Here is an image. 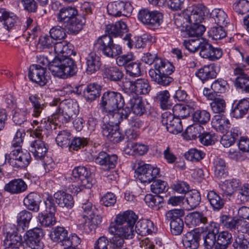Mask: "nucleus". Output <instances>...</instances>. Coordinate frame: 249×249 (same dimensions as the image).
Masks as SVG:
<instances>
[{
  "label": "nucleus",
  "mask_w": 249,
  "mask_h": 249,
  "mask_svg": "<svg viewBox=\"0 0 249 249\" xmlns=\"http://www.w3.org/2000/svg\"><path fill=\"white\" fill-rule=\"evenodd\" d=\"M142 60L148 65L153 63L154 69L149 71V75L152 81L163 86L168 85L173 81V79L169 76L173 72V65L158 57L156 53L148 52L145 53Z\"/></svg>",
  "instance_id": "obj_1"
},
{
  "label": "nucleus",
  "mask_w": 249,
  "mask_h": 249,
  "mask_svg": "<svg viewBox=\"0 0 249 249\" xmlns=\"http://www.w3.org/2000/svg\"><path fill=\"white\" fill-rule=\"evenodd\" d=\"M137 219V215L131 211L120 213L116 216L115 223L111 224L109 231L125 239H132L135 235L134 226Z\"/></svg>",
  "instance_id": "obj_2"
},
{
  "label": "nucleus",
  "mask_w": 249,
  "mask_h": 249,
  "mask_svg": "<svg viewBox=\"0 0 249 249\" xmlns=\"http://www.w3.org/2000/svg\"><path fill=\"white\" fill-rule=\"evenodd\" d=\"M25 133L22 130H18L14 138L12 145L16 149L12 150L10 154L5 155V161L13 167L22 168L26 167L31 160L30 153L20 149V144L23 142V137Z\"/></svg>",
  "instance_id": "obj_3"
},
{
  "label": "nucleus",
  "mask_w": 249,
  "mask_h": 249,
  "mask_svg": "<svg viewBox=\"0 0 249 249\" xmlns=\"http://www.w3.org/2000/svg\"><path fill=\"white\" fill-rule=\"evenodd\" d=\"M79 112L78 105L72 99H67L61 101L59 107L57 108L55 113L48 117L47 121L57 125L58 122L67 123L75 117Z\"/></svg>",
  "instance_id": "obj_4"
},
{
  "label": "nucleus",
  "mask_w": 249,
  "mask_h": 249,
  "mask_svg": "<svg viewBox=\"0 0 249 249\" xmlns=\"http://www.w3.org/2000/svg\"><path fill=\"white\" fill-rule=\"evenodd\" d=\"M49 70L54 76L65 79L74 75L77 68L72 58L60 57L59 60L54 61L50 66Z\"/></svg>",
  "instance_id": "obj_5"
},
{
  "label": "nucleus",
  "mask_w": 249,
  "mask_h": 249,
  "mask_svg": "<svg viewBox=\"0 0 249 249\" xmlns=\"http://www.w3.org/2000/svg\"><path fill=\"white\" fill-rule=\"evenodd\" d=\"M94 47L102 52L106 56L113 58L122 53L121 47L113 43L112 38L109 36H103L96 40Z\"/></svg>",
  "instance_id": "obj_6"
},
{
  "label": "nucleus",
  "mask_w": 249,
  "mask_h": 249,
  "mask_svg": "<svg viewBox=\"0 0 249 249\" xmlns=\"http://www.w3.org/2000/svg\"><path fill=\"white\" fill-rule=\"evenodd\" d=\"M124 100L119 92L107 91L104 93L100 103L101 108L106 112L116 110L118 107H124Z\"/></svg>",
  "instance_id": "obj_7"
},
{
  "label": "nucleus",
  "mask_w": 249,
  "mask_h": 249,
  "mask_svg": "<svg viewBox=\"0 0 249 249\" xmlns=\"http://www.w3.org/2000/svg\"><path fill=\"white\" fill-rule=\"evenodd\" d=\"M138 19L148 28L155 30L159 28L162 22V14L158 11H150L144 9L141 10L138 13Z\"/></svg>",
  "instance_id": "obj_8"
},
{
  "label": "nucleus",
  "mask_w": 249,
  "mask_h": 249,
  "mask_svg": "<svg viewBox=\"0 0 249 249\" xmlns=\"http://www.w3.org/2000/svg\"><path fill=\"white\" fill-rule=\"evenodd\" d=\"M71 179L76 183L74 186L78 187L80 190L84 188H90L92 186L90 173L84 166L75 167L72 170Z\"/></svg>",
  "instance_id": "obj_9"
},
{
  "label": "nucleus",
  "mask_w": 249,
  "mask_h": 249,
  "mask_svg": "<svg viewBox=\"0 0 249 249\" xmlns=\"http://www.w3.org/2000/svg\"><path fill=\"white\" fill-rule=\"evenodd\" d=\"M106 31L108 34V36L111 38L112 36L121 37L124 34H126L123 38V40L129 48H132V44L130 38V35L127 33L128 31L127 26L124 22L119 21L114 24L107 25L106 26Z\"/></svg>",
  "instance_id": "obj_10"
},
{
  "label": "nucleus",
  "mask_w": 249,
  "mask_h": 249,
  "mask_svg": "<svg viewBox=\"0 0 249 249\" xmlns=\"http://www.w3.org/2000/svg\"><path fill=\"white\" fill-rule=\"evenodd\" d=\"M220 223L226 228L239 233H244L248 231V224L246 221L238 218H235L230 215H222L220 217Z\"/></svg>",
  "instance_id": "obj_11"
},
{
  "label": "nucleus",
  "mask_w": 249,
  "mask_h": 249,
  "mask_svg": "<svg viewBox=\"0 0 249 249\" xmlns=\"http://www.w3.org/2000/svg\"><path fill=\"white\" fill-rule=\"evenodd\" d=\"M43 235L40 229L35 228L29 230L23 236L24 242L30 249H43L44 244L41 241Z\"/></svg>",
  "instance_id": "obj_12"
},
{
  "label": "nucleus",
  "mask_w": 249,
  "mask_h": 249,
  "mask_svg": "<svg viewBox=\"0 0 249 249\" xmlns=\"http://www.w3.org/2000/svg\"><path fill=\"white\" fill-rule=\"evenodd\" d=\"M200 56L211 61H215L222 55V51L217 48H214L207 40H202L199 49Z\"/></svg>",
  "instance_id": "obj_13"
},
{
  "label": "nucleus",
  "mask_w": 249,
  "mask_h": 249,
  "mask_svg": "<svg viewBox=\"0 0 249 249\" xmlns=\"http://www.w3.org/2000/svg\"><path fill=\"white\" fill-rule=\"evenodd\" d=\"M107 10L108 14L113 16L129 17L132 12L133 8L130 3L115 1L108 4Z\"/></svg>",
  "instance_id": "obj_14"
},
{
  "label": "nucleus",
  "mask_w": 249,
  "mask_h": 249,
  "mask_svg": "<svg viewBox=\"0 0 249 249\" xmlns=\"http://www.w3.org/2000/svg\"><path fill=\"white\" fill-rule=\"evenodd\" d=\"M161 122L171 133L178 134L183 129L180 119L175 118L170 112H166L162 114Z\"/></svg>",
  "instance_id": "obj_15"
},
{
  "label": "nucleus",
  "mask_w": 249,
  "mask_h": 249,
  "mask_svg": "<svg viewBox=\"0 0 249 249\" xmlns=\"http://www.w3.org/2000/svg\"><path fill=\"white\" fill-rule=\"evenodd\" d=\"M50 237L51 239L57 243H61V245L70 247L73 245V241L76 239V236L68 237V231L63 227H57L53 229Z\"/></svg>",
  "instance_id": "obj_16"
},
{
  "label": "nucleus",
  "mask_w": 249,
  "mask_h": 249,
  "mask_svg": "<svg viewBox=\"0 0 249 249\" xmlns=\"http://www.w3.org/2000/svg\"><path fill=\"white\" fill-rule=\"evenodd\" d=\"M15 227L12 225H6L3 229L5 238L3 241V245L6 247H20L22 238L20 235L15 231Z\"/></svg>",
  "instance_id": "obj_17"
},
{
  "label": "nucleus",
  "mask_w": 249,
  "mask_h": 249,
  "mask_svg": "<svg viewBox=\"0 0 249 249\" xmlns=\"http://www.w3.org/2000/svg\"><path fill=\"white\" fill-rule=\"evenodd\" d=\"M45 68L39 65H33L30 67L29 77L32 81L40 86L45 85L48 82L45 75Z\"/></svg>",
  "instance_id": "obj_18"
},
{
  "label": "nucleus",
  "mask_w": 249,
  "mask_h": 249,
  "mask_svg": "<svg viewBox=\"0 0 249 249\" xmlns=\"http://www.w3.org/2000/svg\"><path fill=\"white\" fill-rule=\"evenodd\" d=\"M118 157L116 155H109L105 152H100L95 158V161L105 170H108L115 167Z\"/></svg>",
  "instance_id": "obj_19"
},
{
  "label": "nucleus",
  "mask_w": 249,
  "mask_h": 249,
  "mask_svg": "<svg viewBox=\"0 0 249 249\" xmlns=\"http://www.w3.org/2000/svg\"><path fill=\"white\" fill-rule=\"evenodd\" d=\"M204 13L199 8L189 7L184 11L181 18L185 20L186 23L199 24L203 19Z\"/></svg>",
  "instance_id": "obj_20"
},
{
  "label": "nucleus",
  "mask_w": 249,
  "mask_h": 249,
  "mask_svg": "<svg viewBox=\"0 0 249 249\" xmlns=\"http://www.w3.org/2000/svg\"><path fill=\"white\" fill-rule=\"evenodd\" d=\"M102 129L104 136L113 143H118L123 139V136L118 129V126H113L110 124H104Z\"/></svg>",
  "instance_id": "obj_21"
},
{
  "label": "nucleus",
  "mask_w": 249,
  "mask_h": 249,
  "mask_svg": "<svg viewBox=\"0 0 249 249\" xmlns=\"http://www.w3.org/2000/svg\"><path fill=\"white\" fill-rule=\"evenodd\" d=\"M200 239V233L192 231L183 235L182 242L186 249H197L199 246Z\"/></svg>",
  "instance_id": "obj_22"
},
{
  "label": "nucleus",
  "mask_w": 249,
  "mask_h": 249,
  "mask_svg": "<svg viewBox=\"0 0 249 249\" xmlns=\"http://www.w3.org/2000/svg\"><path fill=\"white\" fill-rule=\"evenodd\" d=\"M185 222L190 227L202 226L208 223V219L203 213L195 212L189 213L186 216Z\"/></svg>",
  "instance_id": "obj_23"
},
{
  "label": "nucleus",
  "mask_w": 249,
  "mask_h": 249,
  "mask_svg": "<svg viewBox=\"0 0 249 249\" xmlns=\"http://www.w3.org/2000/svg\"><path fill=\"white\" fill-rule=\"evenodd\" d=\"M53 197L56 203L62 208L70 209L74 205L73 198L72 196L62 191H58L55 193Z\"/></svg>",
  "instance_id": "obj_24"
},
{
  "label": "nucleus",
  "mask_w": 249,
  "mask_h": 249,
  "mask_svg": "<svg viewBox=\"0 0 249 249\" xmlns=\"http://www.w3.org/2000/svg\"><path fill=\"white\" fill-rule=\"evenodd\" d=\"M241 183L239 180H226L220 184L221 194L223 196H231L240 188Z\"/></svg>",
  "instance_id": "obj_25"
},
{
  "label": "nucleus",
  "mask_w": 249,
  "mask_h": 249,
  "mask_svg": "<svg viewBox=\"0 0 249 249\" xmlns=\"http://www.w3.org/2000/svg\"><path fill=\"white\" fill-rule=\"evenodd\" d=\"M129 104L133 112L138 115L142 116L146 112V107L142 98L136 94H132Z\"/></svg>",
  "instance_id": "obj_26"
},
{
  "label": "nucleus",
  "mask_w": 249,
  "mask_h": 249,
  "mask_svg": "<svg viewBox=\"0 0 249 249\" xmlns=\"http://www.w3.org/2000/svg\"><path fill=\"white\" fill-rule=\"evenodd\" d=\"M100 58L95 52H90L86 57V71L88 74H92L98 71L101 66Z\"/></svg>",
  "instance_id": "obj_27"
},
{
  "label": "nucleus",
  "mask_w": 249,
  "mask_h": 249,
  "mask_svg": "<svg viewBox=\"0 0 249 249\" xmlns=\"http://www.w3.org/2000/svg\"><path fill=\"white\" fill-rule=\"evenodd\" d=\"M85 23V18L77 15L68 22L64 26L70 34H77L81 31Z\"/></svg>",
  "instance_id": "obj_28"
},
{
  "label": "nucleus",
  "mask_w": 249,
  "mask_h": 249,
  "mask_svg": "<svg viewBox=\"0 0 249 249\" xmlns=\"http://www.w3.org/2000/svg\"><path fill=\"white\" fill-rule=\"evenodd\" d=\"M27 188L26 183L21 179H14L5 184L4 190L12 194H17L25 191Z\"/></svg>",
  "instance_id": "obj_29"
},
{
  "label": "nucleus",
  "mask_w": 249,
  "mask_h": 249,
  "mask_svg": "<svg viewBox=\"0 0 249 249\" xmlns=\"http://www.w3.org/2000/svg\"><path fill=\"white\" fill-rule=\"evenodd\" d=\"M130 87L135 93L134 94H146L150 90L149 82L145 79H138L130 82Z\"/></svg>",
  "instance_id": "obj_30"
},
{
  "label": "nucleus",
  "mask_w": 249,
  "mask_h": 249,
  "mask_svg": "<svg viewBox=\"0 0 249 249\" xmlns=\"http://www.w3.org/2000/svg\"><path fill=\"white\" fill-rule=\"evenodd\" d=\"M148 146L142 143L129 142L124 148V152L130 155H143L148 151Z\"/></svg>",
  "instance_id": "obj_31"
},
{
  "label": "nucleus",
  "mask_w": 249,
  "mask_h": 249,
  "mask_svg": "<svg viewBox=\"0 0 249 249\" xmlns=\"http://www.w3.org/2000/svg\"><path fill=\"white\" fill-rule=\"evenodd\" d=\"M77 15V11L74 7H65L61 8L57 14L58 21L65 25L68 22Z\"/></svg>",
  "instance_id": "obj_32"
},
{
  "label": "nucleus",
  "mask_w": 249,
  "mask_h": 249,
  "mask_svg": "<svg viewBox=\"0 0 249 249\" xmlns=\"http://www.w3.org/2000/svg\"><path fill=\"white\" fill-rule=\"evenodd\" d=\"M249 109V99H243L236 104L231 111L232 116L236 119L245 115Z\"/></svg>",
  "instance_id": "obj_33"
},
{
  "label": "nucleus",
  "mask_w": 249,
  "mask_h": 249,
  "mask_svg": "<svg viewBox=\"0 0 249 249\" xmlns=\"http://www.w3.org/2000/svg\"><path fill=\"white\" fill-rule=\"evenodd\" d=\"M213 126L216 129L224 133L230 126V121L224 114H217L212 119Z\"/></svg>",
  "instance_id": "obj_34"
},
{
  "label": "nucleus",
  "mask_w": 249,
  "mask_h": 249,
  "mask_svg": "<svg viewBox=\"0 0 249 249\" xmlns=\"http://www.w3.org/2000/svg\"><path fill=\"white\" fill-rule=\"evenodd\" d=\"M135 225V233H137L142 236H146L151 233L153 229V223L148 220H140L137 222H136Z\"/></svg>",
  "instance_id": "obj_35"
},
{
  "label": "nucleus",
  "mask_w": 249,
  "mask_h": 249,
  "mask_svg": "<svg viewBox=\"0 0 249 249\" xmlns=\"http://www.w3.org/2000/svg\"><path fill=\"white\" fill-rule=\"evenodd\" d=\"M181 25L186 28V34L190 37H199L206 30L205 26L200 24H188L184 22Z\"/></svg>",
  "instance_id": "obj_36"
},
{
  "label": "nucleus",
  "mask_w": 249,
  "mask_h": 249,
  "mask_svg": "<svg viewBox=\"0 0 249 249\" xmlns=\"http://www.w3.org/2000/svg\"><path fill=\"white\" fill-rule=\"evenodd\" d=\"M32 217V213L26 210L19 213L17 215V230L20 231L27 229Z\"/></svg>",
  "instance_id": "obj_37"
},
{
  "label": "nucleus",
  "mask_w": 249,
  "mask_h": 249,
  "mask_svg": "<svg viewBox=\"0 0 249 249\" xmlns=\"http://www.w3.org/2000/svg\"><path fill=\"white\" fill-rule=\"evenodd\" d=\"M40 201L39 196L36 193L32 192L24 198L23 203L26 207L29 210L37 212L39 210Z\"/></svg>",
  "instance_id": "obj_38"
},
{
  "label": "nucleus",
  "mask_w": 249,
  "mask_h": 249,
  "mask_svg": "<svg viewBox=\"0 0 249 249\" xmlns=\"http://www.w3.org/2000/svg\"><path fill=\"white\" fill-rule=\"evenodd\" d=\"M101 87L97 84H89L84 90V96L87 101L91 102L99 97Z\"/></svg>",
  "instance_id": "obj_39"
},
{
  "label": "nucleus",
  "mask_w": 249,
  "mask_h": 249,
  "mask_svg": "<svg viewBox=\"0 0 249 249\" xmlns=\"http://www.w3.org/2000/svg\"><path fill=\"white\" fill-rule=\"evenodd\" d=\"M207 198L213 211H219L224 206V200L213 191L208 192Z\"/></svg>",
  "instance_id": "obj_40"
},
{
  "label": "nucleus",
  "mask_w": 249,
  "mask_h": 249,
  "mask_svg": "<svg viewBox=\"0 0 249 249\" xmlns=\"http://www.w3.org/2000/svg\"><path fill=\"white\" fill-rule=\"evenodd\" d=\"M29 100L31 103L33 108L32 116L35 117H39L46 105L40 102V99L36 95H31L29 97Z\"/></svg>",
  "instance_id": "obj_41"
},
{
  "label": "nucleus",
  "mask_w": 249,
  "mask_h": 249,
  "mask_svg": "<svg viewBox=\"0 0 249 249\" xmlns=\"http://www.w3.org/2000/svg\"><path fill=\"white\" fill-rule=\"evenodd\" d=\"M104 77L113 81L121 80L123 76V73L116 67H110L105 68L104 70Z\"/></svg>",
  "instance_id": "obj_42"
},
{
  "label": "nucleus",
  "mask_w": 249,
  "mask_h": 249,
  "mask_svg": "<svg viewBox=\"0 0 249 249\" xmlns=\"http://www.w3.org/2000/svg\"><path fill=\"white\" fill-rule=\"evenodd\" d=\"M211 15L214 22L218 25L226 26L228 23L227 14L221 9H213L211 13Z\"/></svg>",
  "instance_id": "obj_43"
},
{
  "label": "nucleus",
  "mask_w": 249,
  "mask_h": 249,
  "mask_svg": "<svg viewBox=\"0 0 249 249\" xmlns=\"http://www.w3.org/2000/svg\"><path fill=\"white\" fill-rule=\"evenodd\" d=\"M238 136V131L235 129H232L222 136L220 143L225 147H229L235 142Z\"/></svg>",
  "instance_id": "obj_44"
},
{
  "label": "nucleus",
  "mask_w": 249,
  "mask_h": 249,
  "mask_svg": "<svg viewBox=\"0 0 249 249\" xmlns=\"http://www.w3.org/2000/svg\"><path fill=\"white\" fill-rule=\"evenodd\" d=\"M217 243L219 249H226L232 242V235L228 231H223L217 235Z\"/></svg>",
  "instance_id": "obj_45"
},
{
  "label": "nucleus",
  "mask_w": 249,
  "mask_h": 249,
  "mask_svg": "<svg viewBox=\"0 0 249 249\" xmlns=\"http://www.w3.org/2000/svg\"><path fill=\"white\" fill-rule=\"evenodd\" d=\"M214 175L218 178H225L227 176V168L223 159H218L215 161Z\"/></svg>",
  "instance_id": "obj_46"
},
{
  "label": "nucleus",
  "mask_w": 249,
  "mask_h": 249,
  "mask_svg": "<svg viewBox=\"0 0 249 249\" xmlns=\"http://www.w3.org/2000/svg\"><path fill=\"white\" fill-rule=\"evenodd\" d=\"M144 201L149 207L154 210H158L163 202V198L158 195L153 196L151 194H147L145 196Z\"/></svg>",
  "instance_id": "obj_47"
},
{
  "label": "nucleus",
  "mask_w": 249,
  "mask_h": 249,
  "mask_svg": "<svg viewBox=\"0 0 249 249\" xmlns=\"http://www.w3.org/2000/svg\"><path fill=\"white\" fill-rule=\"evenodd\" d=\"M196 75L203 82L216 76V73L212 67L205 66L200 69L196 73Z\"/></svg>",
  "instance_id": "obj_48"
},
{
  "label": "nucleus",
  "mask_w": 249,
  "mask_h": 249,
  "mask_svg": "<svg viewBox=\"0 0 249 249\" xmlns=\"http://www.w3.org/2000/svg\"><path fill=\"white\" fill-rule=\"evenodd\" d=\"M190 108L189 106L182 105L176 104L173 108L172 114L175 118H185L188 117L190 113Z\"/></svg>",
  "instance_id": "obj_49"
},
{
  "label": "nucleus",
  "mask_w": 249,
  "mask_h": 249,
  "mask_svg": "<svg viewBox=\"0 0 249 249\" xmlns=\"http://www.w3.org/2000/svg\"><path fill=\"white\" fill-rule=\"evenodd\" d=\"M160 174V169L152 166L148 169L147 172L139 177V179L143 183H150L153 181Z\"/></svg>",
  "instance_id": "obj_50"
},
{
  "label": "nucleus",
  "mask_w": 249,
  "mask_h": 249,
  "mask_svg": "<svg viewBox=\"0 0 249 249\" xmlns=\"http://www.w3.org/2000/svg\"><path fill=\"white\" fill-rule=\"evenodd\" d=\"M71 134L67 130L59 131L55 139L57 144L61 147H67L70 144Z\"/></svg>",
  "instance_id": "obj_51"
},
{
  "label": "nucleus",
  "mask_w": 249,
  "mask_h": 249,
  "mask_svg": "<svg viewBox=\"0 0 249 249\" xmlns=\"http://www.w3.org/2000/svg\"><path fill=\"white\" fill-rule=\"evenodd\" d=\"M184 215V211L183 209H172L168 211L165 213V219L171 223L176 221L182 220L181 218Z\"/></svg>",
  "instance_id": "obj_52"
},
{
  "label": "nucleus",
  "mask_w": 249,
  "mask_h": 249,
  "mask_svg": "<svg viewBox=\"0 0 249 249\" xmlns=\"http://www.w3.org/2000/svg\"><path fill=\"white\" fill-rule=\"evenodd\" d=\"M186 199L188 204L193 209L196 208L199 204L201 200L200 195L196 190L188 192L186 194Z\"/></svg>",
  "instance_id": "obj_53"
},
{
  "label": "nucleus",
  "mask_w": 249,
  "mask_h": 249,
  "mask_svg": "<svg viewBox=\"0 0 249 249\" xmlns=\"http://www.w3.org/2000/svg\"><path fill=\"white\" fill-rule=\"evenodd\" d=\"M212 101L210 105L213 112L219 113L218 114L224 112L226 107V104L223 98L216 97Z\"/></svg>",
  "instance_id": "obj_54"
},
{
  "label": "nucleus",
  "mask_w": 249,
  "mask_h": 249,
  "mask_svg": "<svg viewBox=\"0 0 249 249\" xmlns=\"http://www.w3.org/2000/svg\"><path fill=\"white\" fill-rule=\"evenodd\" d=\"M170 96L169 92L166 90L161 91L157 94V99L162 109H167L172 106L169 100Z\"/></svg>",
  "instance_id": "obj_55"
},
{
  "label": "nucleus",
  "mask_w": 249,
  "mask_h": 249,
  "mask_svg": "<svg viewBox=\"0 0 249 249\" xmlns=\"http://www.w3.org/2000/svg\"><path fill=\"white\" fill-rule=\"evenodd\" d=\"M211 115L209 112L205 110H197L193 115V119L195 122L200 124H205L210 120Z\"/></svg>",
  "instance_id": "obj_56"
},
{
  "label": "nucleus",
  "mask_w": 249,
  "mask_h": 249,
  "mask_svg": "<svg viewBox=\"0 0 249 249\" xmlns=\"http://www.w3.org/2000/svg\"><path fill=\"white\" fill-rule=\"evenodd\" d=\"M203 129L200 124H194L188 126L185 130V133L189 139H195L197 137L199 138V135L203 132Z\"/></svg>",
  "instance_id": "obj_57"
},
{
  "label": "nucleus",
  "mask_w": 249,
  "mask_h": 249,
  "mask_svg": "<svg viewBox=\"0 0 249 249\" xmlns=\"http://www.w3.org/2000/svg\"><path fill=\"white\" fill-rule=\"evenodd\" d=\"M244 233H239L235 237L233 246L235 249H249V239L246 238Z\"/></svg>",
  "instance_id": "obj_58"
},
{
  "label": "nucleus",
  "mask_w": 249,
  "mask_h": 249,
  "mask_svg": "<svg viewBox=\"0 0 249 249\" xmlns=\"http://www.w3.org/2000/svg\"><path fill=\"white\" fill-rule=\"evenodd\" d=\"M37 217L40 224L44 227L52 226L56 222L54 214L50 213L46 214L39 213Z\"/></svg>",
  "instance_id": "obj_59"
},
{
  "label": "nucleus",
  "mask_w": 249,
  "mask_h": 249,
  "mask_svg": "<svg viewBox=\"0 0 249 249\" xmlns=\"http://www.w3.org/2000/svg\"><path fill=\"white\" fill-rule=\"evenodd\" d=\"M203 39H191L188 40H184L183 45L190 52H196L199 51L200 45L201 44Z\"/></svg>",
  "instance_id": "obj_60"
},
{
  "label": "nucleus",
  "mask_w": 249,
  "mask_h": 249,
  "mask_svg": "<svg viewBox=\"0 0 249 249\" xmlns=\"http://www.w3.org/2000/svg\"><path fill=\"white\" fill-rule=\"evenodd\" d=\"M150 188L151 191L154 194L162 193L167 190V183L160 179L154 180Z\"/></svg>",
  "instance_id": "obj_61"
},
{
  "label": "nucleus",
  "mask_w": 249,
  "mask_h": 249,
  "mask_svg": "<svg viewBox=\"0 0 249 249\" xmlns=\"http://www.w3.org/2000/svg\"><path fill=\"white\" fill-rule=\"evenodd\" d=\"M233 9L238 14L244 15L249 11V1L239 0L233 4Z\"/></svg>",
  "instance_id": "obj_62"
},
{
  "label": "nucleus",
  "mask_w": 249,
  "mask_h": 249,
  "mask_svg": "<svg viewBox=\"0 0 249 249\" xmlns=\"http://www.w3.org/2000/svg\"><path fill=\"white\" fill-rule=\"evenodd\" d=\"M205 156V154L201 151L196 149H191L185 154L186 159L189 160L198 161L202 159Z\"/></svg>",
  "instance_id": "obj_63"
},
{
  "label": "nucleus",
  "mask_w": 249,
  "mask_h": 249,
  "mask_svg": "<svg viewBox=\"0 0 249 249\" xmlns=\"http://www.w3.org/2000/svg\"><path fill=\"white\" fill-rule=\"evenodd\" d=\"M235 85L243 91L249 92V76L243 75L241 77H237L235 79Z\"/></svg>",
  "instance_id": "obj_64"
}]
</instances>
